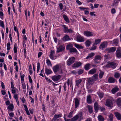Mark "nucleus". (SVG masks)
Returning a JSON list of instances; mask_svg holds the SVG:
<instances>
[{
    "label": "nucleus",
    "mask_w": 121,
    "mask_h": 121,
    "mask_svg": "<svg viewBox=\"0 0 121 121\" xmlns=\"http://www.w3.org/2000/svg\"><path fill=\"white\" fill-rule=\"evenodd\" d=\"M78 119L80 121L83 119L82 114L81 112H78L77 114L74 116L72 118V121H76Z\"/></svg>",
    "instance_id": "obj_1"
},
{
    "label": "nucleus",
    "mask_w": 121,
    "mask_h": 121,
    "mask_svg": "<svg viewBox=\"0 0 121 121\" xmlns=\"http://www.w3.org/2000/svg\"><path fill=\"white\" fill-rule=\"evenodd\" d=\"M53 69L55 73H56L58 72L59 74H60L63 73L61 67H60L59 65L54 66L53 68Z\"/></svg>",
    "instance_id": "obj_2"
},
{
    "label": "nucleus",
    "mask_w": 121,
    "mask_h": 121,
    "mask_svg": "<svg viewBox=\"0 0 121 121\" xmlns=\"http://www.w3.org/2000/svg\"><path fill=\"white\" fill-rule=\"evenodd\" d=\"M113 101L114 100L112 98L107 99L106 100L105 105L106 106L112 108L113 106Z\"/></svg>",
    "instance_id": "obj_3"
},
{
    "label": "nucleus",
    "mask_w": 121,
    "mask_h": 121,
    "mask_svg": "<svg viewBox=\"0 0 121 121\" xmlns=\"http://www.w3.org/2000/svg\"><path fill=\"white\" fill-rule=\"evenodd\" d=\"M75 61V58L74 57H71L68 60L67 62V65L69 66L73 63Z\"/></svg>",
    "instance_id": "obj_4"
},
{
    "label": "nucleus",
    "mask_w": 121,
    "mask_h": 121,
    "mask_svg": "<svg viewBox=\"0 0 121 121\" xmlns=\"http://www.w3.org/2000/svg\"><path fill=\"white\" fill-rule=\"evenodd\" d=\"M102 57L100 55H97L95 56L94 61L95 63V64H98L99 62V60H101Z\"/></svg>",
    "instance_id": "obj_5"
},
{
    "label": "nucleus",
    "mask_w": 121,
    "mask_h": 121,
    "mask_svg": "<svg viewBox=\"0 0 121 121\" xmlns=\"http://www.w3.org/2000/svg\"><path fill=\"white\" fill-rule=\"evenodd\" d=\"M75 105V108H76L78 107L80 104V99L78 98H75L74 99Z\"/></svg>",
    "instance_id": "obj_6"
},
{
    "label": "nucleus",
    "mask_w": 121,
    "mask_h": 121,
    "mask_svg": "<svg viewBox=\"0 0 121 121\" xmlns=\"http://www.w3.org/2000/svg\"><path fill=\"white\" fill-rule=\"evenodd\" d=\"M116 66V64L113 62L108 63L106 65V67L108 68H111L113 69L115 68Z\"/></svg>",
    "instance_id": "obj_7"
},
{
    "label": "nucleus",
    "mask_w": 121,
    "mask_h": 121,
    "mask_svg": "<svg viewBox=\"0 0 121 121\" xmlns=\"http://www.w3.org/2000/svg\"><path fill=\"white\" fill-rule=\"evenodd\" d=\"M55 53V51H54L51 50L50 54L49 55L50 58L52 60H55L57 58L56 56H54V55Z\"/></svg>",
    "instance_id": "obj_8"
},
{
    "label": "nucleus",
    "mask_w": 121,
    "mask_h": 121,
    "mask_svg": "<svg viewBox=\"0 0 121 121\" xmlns=\"http://www.w3.org/2000/svg\"><path fill=\"white\" fill-rule=\"evenodd\" d=\"M116 56L119 58H121V48H118L116 52Z\"/></svg>",
    "instance_id": "obj_9"
},
{
    "label": "nucleus",
    "mask_w": 121,
    "mask_h": 121,
    "mask_svg": "<svg viewBox=\"0 0 121 121\" xmlns=\"http://www.w3.org/2000/svg\"><path fill=\"white\" fill-rule=\"evenodd\" d=\"M61 77L60 75H55L52 77V79L54 82H56L59 80Z\"/></svg>",
    "instance_id": "obj_10"
},
{
    "label": "nucleus",
    "mask_w": 121,
    "mask_h": 121,
    "mask_svg": "<svg viewBox=\"0 0 121 121\" xmlns=\"http://www.w3.org/2000/svg\"><path fill=\"white\" fill-rule=\"evenodd\" d=\"M82 80L80 79H77L75 80V86L78 87L79 86L81 85Z\"/></svg>",
    "instance_id": "obj_11"
},
{
    "label": "nucleus",
    "mask_w": 121,
    "mask_h": 121,
    "mask_svg": "<svg viewBox=\"0 0 121 121\" xmlns=\"http://www.w3.org/2000/svg\"><path fill=\"white\" fill-rule=\"evenodd\" d=\"M83 34L85 36L88 37L92 36L93 35V34L92 32L88 31H84Z\"/></svg>",
    "instance_id": "obj_12"
},
{
    "label": "nucleus",
    "mask_w": 121,
    "mask_h": 121,
    "mask_svg": "<svg viewBox=\"0 0 121 121\" xmlns=\"http://www.w3.org/2000/svg\"><path fill=\"white\" fill-rule=\"evenodd\" d=\"M100 107V106L98 104V103L97 102L94 103V108L96 112H98Z\"/></svg>",
    "instance_id": "obj_13"
},
{
    "label": "nucleus",
    "mask_w": 121,
    "mask_h": 121,
    "mask_svg": "<svg viewBox=\"0 0 121 121\" xmlns=\"http://www.w3.org/2000/svg\"><path fill=\"white\" fill-rule=\"evenodd\" d=\"M116 117L118 120H121V114L117 112H115L114 113Z\"/></svg>",
    "instance_id": "obj_14"
},
{
    "label": "nucleus",
    "mask_w": 121,
    "mask_h": 121,
    "mask_svg": "<svg viewBox=\"0 0 121 121\" xmlns=\"http://www.w3.org/2000/svg\"><path fill=\"white\" fill-rule=\"evenodd\" d=\"M82 64L79 62H75L73 65L72 67L73 68L78 67L81 66Z\"/></svg>",
    "instance_id": "obj_15"
},
{
    "label": "nucleus",
    "mask_w": 121,
    "mask_h": 121,
    "mask_svg": "<svg viewBox=\"0 0 121 121\" xmlns=\"http://www.w3.org/2000/svg\"><path fill=\"white\" fill-rule=\"evenodd\" d=\"M65 49V47L63 45H60L59 48H57L56 52H62L64 51Z\"/></svg>",
    "instance_id": "obj_16"
},
{
    "label": "nucleus",
    "mask_w": 121,
    "mask_h": 121,
    "mask_svg": "<svg viewBox=\"0 0 121 121\" xmlns=\"http://www.w3.org/2000/svg\"><path fill=\"white\" fill-rule=\"evenodd\" d=\"M107 43L106 42H104L103 43L101 44L99 46V48L100 49L103 50L106 47L107 45Z\"/></svg>",
    "instance_id": "obj_17"
},
{
    "label": "nucleus",
    "mask_w": 121,
    "mask_h": 121,
    "mask_svg": "<svg viewBox=\"0 0 121 121\" xmlns=\"http://www.w3.org/2000/svg\"><path fill=\"white\" fill-rule=\"evenodd\" d=\"M116 48L115 47H112L110 48H108L106 50L108 51V53L114 52L116 50Z\"/></svg>",
    "instance_id": "obj_18"
},
{
    "label": "nucleus",
    "mask_w": 121,
    "mask_h": 121,
    "mask_svg": "<svg viewBox=\"0 0 121 121\" xmlns=\"http://www.w3.org/2000/svg\"><path fill=\"white\" fill-rule=\"evenodd\" d=\"M94 81L91 78H89L86 82L87 86H90L92 85L94 83Z\"/></svg>",
    "instance_id": "obj_19"
},
{
    "label": "nucleus",
    "mask_w": 121,
    "mask_h": 121,
    "mask_svg": "<svg viewBox=\"0 0 121 121\" xmlns=\"http://www.w3.org/2000/svg\"><path fill=\"white\" fill-rule=\"evenodd\" d=\"M77 41L79 42H83L84 41V39L83 37L80 36H78L76 38Z\"/></svg>",
    "instance_id": "obj_20"
},
{
    "label": "nucleus",
    "mask_w": 121,
    "mask_h": 121,
    "mask_svg": "<svg viewBox=\"0 0 121 121\" xmlns=\"http://www.w3.org/2000/svg\"><path fill=\"white\" fill-rule=\"evenodd\" d=\"M96 72V69L95 68H94L91 69L89 70L88 72V74H93Z\"/></svg>",
    "instance_id": "obj_21"
},
{
    "label": "nucleus",
    "mask_w": 121,
    "mask_h": 121,
    "mask_svg": "<svg viewBox=\"0 0 121 121\" xmlns=\"http://www.w3.org/2000/svg\"><path fill=\"white\" fill-rule=\"evenodd\" d=\"M87 102L88 104H91L92 102L91 97V95H88L87 97Z\"/></svg>",
    "instance_id": "obj_22"
},
{
    "label": "nucleus",
    "mask_w": 121,
    "mask_h": 121,
    "mask_svg": "<svg viewBox=\"0 0 121 121\" xmlns=\"http://www.w3.org/2000/svg\"><path fill=\"white\" fill-rule=\"evenodd\" d=\"M91 78L94 82L96 81L98 79V75L97 74H95Z\"/></svg>",
    "instance_id": "obj_23"
},
{
    "label": "nucleus",
    "mask_w": 121,
    "mask_h": 121,
    "mask_svg": "<svg viewBox=\"0 0 121 121\" xmlns=\"http://www.w3.org/2000/svg\"><path fill=\"white\" fill-rule=\"evenodd\" d=\"M62 39L63 41H65L70 40L69 36L67 35H66L63 38H62Z\"/></svg>",
    "instance_id": "obj_24"
},
{
    "label": "nucleus",
    "mask_w": 121,
    "mask_h": 121,
    "mask_svg": "<svg viewBox=\"0 0 121 121\" xmlns=\"http://www.w3.org/2000/svg\"><path fill=\"white\" fill-rule=\"evenodd\" d=\"M84 67L85 70H88L91 68V64L89 63H87L84 66Z\"/></svg>",
    "instance_id": "obj_25"
},
{
    "label": "nucleus",
    "mask_w": 121,
    "mask_h": 121,
    "mask_svg": "<svg viewBox=\"0 0 121 121\" xmlns=\"http://www.w3.org/2000/svg\"><path fill=\"white\" fill-rule=\"evenodd\" d=\"M13 104H9V106L7 108V109L9 111H13Z\"/></svg>",
    "instance_id": "obj_26"
},
{
    "label": "nucleus",
    "mask_w": 121,
    "mask_h": 121,
    "mask_svg": "<svg viewBox=\"0 0 121 121\" xmlns=\"http://www.w3.org/2000/svg\"><path fill=\"white\" fill-rule=\"evenodd\" d=\"M45 72L46 74L47 75L51 74L52 73V72L51 69L47 68L45 69Z\"/></svg>",
    "instance_id": "obj_27"
},
{
    "label": "nucleus",
    "mask_w": 121,
    "mask_h": 121,
    "mask_svg": "<svg viewBox=\"0 0 121 121\" xmlns=\"http://www.w3.org/2000/svg\"><path fill=\"white\" fill-rule=\"evenodd\" d=\"M62 116V114H55L54 116V118H53L54 121H55L56 119L61 117Z\"/></svg>",
    "instance_id": "obj_28"
},
{
    "label": "nucleus",
    "mask_w": 121,
    "mask_h": 121,
    "mask_svg": "<svg viewBox=\"0 0 121 121\" xmlns=\"http://www.w3.org/2000/svg\"><path fill=\"white\" fill-rule=\"evenodd\" d=\"M119 90V88L117 87H116L112 89L111 91L112 93L114 94Z\"/></svg>",
    "instance_id": "obj_29"
},
{
    "label": "nucleus",
    "mask_w": 121,
    "mask_h": 121,
    "mask_svg": "<svg viewBox=\"0 0 121 121\" xmlns=\"http://www.w3.org/2000/svg\"><path fill=\"white\" fill-rule=\"evenodd\" d=\"M74 46L78 49H82L83 48V47L81 45L75 43H74Z\"/></svg>",
    "instance_id": "obj_30"
},
{
    "label": "nucleus",
    "mask_w": 121,
    "mask_h": 121,
    "mask_svg": "<svg viewBox=\"0 0 121 121\" xmlns=\"http://www.w3.org/2000/svg\"><path fill=\"white\" fill-rule=\"evenodd\" d=\"M91 43V41L89 40H87L85 43L86 46L87 47H89Z\"/></svg>",
    "instance_id": "obj_31"
},
{
    "label": "nucleus",
    "mask_w": 121,
    "mask_h": 121,
    "mask_svg": "<svg viewBox=\"0 0 121 121\" xmlns=\"http://www.w3.org/2000/svg\"><path fill=\"white\" fill-rule=\"evenodd\" d=\"M108 80L109 83H112L115 82L116 80L113 78L110 77L108 79Z\"/></svg>",
    "instance_id": "obj_32"
},
{
    "label": "nucleus",
    "mask_w": 121,
    "mask_h": 121,
    "mask_svg": "<svg viewBox=\"0 0 121 121\" xmlns=\"http://www.w3.org/2000/svg\"><path fill=\"white\" fill-rule=\"evenodd\" d=\"M87 108L89 111V112L90 113H91L93 112V107L92 106L88 105L87 106Z\"/></svg>",
    "instance_id": "obj_33"
},
{
    "label": "nucleus",
    "mask_w": 121,
    "mask_h": 121,
    "mask_svg": "<svg viewBox=\"0 0 121 121\" xmlns=\"http://www.w3.org/2000/svg\"><path fill=\"white\" fill-rule=\"evenodd\" d=\"M116 102L117 105L119 106H121V98H118Z\"/></svg>",
    "instance_id": "obj_34"
},
{
    "label": "nucleus",
    "mask_w": 121,
    "mask_h": 121,
    "mask_svg": "<svg viewBox=\"0 0 121 121\" xmlns=\"http://www.w3.org/2000/svg\"><path fill=\"white\" fill-rule=\"evenodd\" d=\"M118 42V39H114L113 41L112 44L114 46H117V45Z\"/></svg>",
    "instance_id": "obj_35"
},
{
    "label": "nucleus",
    "mask_w": 121,
    "mask_h": 121,
    "mask_svg": "<svg viewBox=\"0 0 121 121\" xmlns=\"http://www.w3.org/2000/svg\"><path fill=\"white\" fill-rule=\"evenodd\" d=\"M97 117L99 121H104V118L101 115H99Z\"/></svg>",
    "instance_id": "obj_36"
},
{
    "label": "nucleus",
    "mask_w": 121,
    "mask_h": 121,
    "mask_svg": "<svg viewBox=\"0 0 121 121\" xmlns=\"http://www.w3.org/2000/svg\"><path fill=\"white\" fill-rule=\"evenodd\" d=\"M63 17L65 21L67 22H69V21L67 16L65 14H63Z\"/></svg>",
    "instance_id": "obj_37"
},
{
    "label": "nucleus",
    "mask_w": 121,
    "mask_h": 121,
    "mask_svg": "<svg viewBox=\"0 0 121 121\" xmlns=\"http://www.w3.org/2000/svg\"><path fill=\"white\" fill-rule=\"evenodd\" d=\"M101 39H96L94 43V45H96L98 44H99L101 42Z\"/></svg>",
    "instance_id": "obj_38"
},
{
    "label": "nucleus",
    "mask_w": 121,
    "mask_h": 121,
    "mask_svg": "<svg viewBox=\"0 0 121 121\" xmlns=\"http://www.w3.org/2000/svg\"><path fill=\"white\" fill-rule=\"evenodd\" d=\"M100 73L99 74V77L100 78H101L104 74V72L102 71L101 70H99Z\"/></svg>",
    "instance_id": "obj_39"
},
{
    "label": "nucleus",
    "mask_w": 121,
    "mask_h": 121,
    "mask_svg": "<svg viewBox=\"0 0 121 121\" xmlns=\"http://www.w3.org/2000/svg\"><path fill=\"white\" fill-rule=\"evenodd\" d=\"M78 52L77 50L75 48L73 47L71 49H70L69 52L71 53L76 52Z\"/></svg>",
    "instance_id": "obj_40"
},
{
    "label": "nucleus",
    "mask_w": 121,
    "mask_h": 121,
    "mask_svg": "<svg viewBox=\"0 0 121 121\" xmlns=\"http://www.w3.org/2000/svg\"><path fill=\"white\" fill-rule=\"evenodd\" d=\"M73 48V46L72 44H69L67 45L66 47V49L67 50H69V51L70 49Z\"/></svg>",
    "instance_id": "obj_41"
},
{
    "label": "nucleus",
    "mask_w": 121,
    "mask_h": 121,
    "mask_svg": "<svg viewBox=\"0 0 121 121\" xmlns=\"http://www.w3.org/2000/svg\"><path fill=\"white\" fill-rule=\"evenodd\" d=\"M94 55V54L93 53H90L88 54V55L87 56L86 58V59H88L91 58Z\"/></svg>",
    "instance_id": "obj_42"
},
{
    "label": "nucleus",
    "mask_w": 121,
    "mask_h": 121,
    "mask_svg": "<svg viewBox=\"0 0 121 121\" xmlns=\"http://www.w3.org/2000/svg\"><path fill=\"white\" fill-rule=\"evenodd\" d=\"M121 75L118 72H116L115 73L114 76L117 78H118Z\"/></svg>",
    "instance_id": "obj_43"
},
{
    "label": "nucleus",
    "mask_w": 121,
    "mask_h": 121,
    "mask_svg": "<svg viewBox=\"0 0 121 121\" xmlns=\"http://www.w3.org/2000/svg\"><path fill=\"white\" fill-rule=\"evenodd\" d=\"M62 26L64 28V31L65 33H67L68 29V27H66L65 25H62Z\"/></svg>",
    "instance_id": "obj_44"
},
{
    "label": "nucleus",
    "mask_w": 121,
    "mask_h": 121,
    "mask_svg": "<svg viewBox=\"0 0 121 121\" xmlns=\"http://www.w3.org/2000/svg\"><path fill=\"white\" fill-rule=\"evenodd\" d=\"M73 111L70 112L68 115L67 117L69 118H71L73 116Z\"/></svg>",
    "instance_id": "obj_45"
},
{
    "label": "nucleus",
    "mask_w": 121,
    "mask_h": 121,
    "mask_svg": "<svg viewBox=\"0 0 121 121\" xmlns=\"http://www.w3.org/2000/svg\"><path fill=\"white\" fill-rule=\"evenodd\" d=\"M17 44L16 43H15L14 44V48H13V50L14 52V53H16L17 52Z\"/></svg>",
    "instance_id": "obj_46"
},
{
    "label": "nucleus",
    "mask_w": 121,
    "mask_h": 121,
    "mask_svg": "<svg viewBox=\"0 0 121 121\" xmlns=\"http://www.w3.org/2000/svg\"><path fill=\"white\" fill-rule=\"evenodd\" d=\"M46 61L47 64L48 66H52L51 63L49 59L47 60Z\"/></svg>",
    "instance_id": "obj_47"
},
{
    "label": "nucleus",
    "mask_w": 121,
    "mask_h": 121,
    "mask_svg": "<svg viewBox=\"0 0 121 121\" xmlns=\"http://www.w3.org/2000/svg\"><path fill=\"white\" fill-rule=\"evenodd\" d=\"M23 43L24 44L26 42L27 40V38L25 35H23Z\"/></svg>",
    "instance_id": "obj_48"
},
{
    "label": "nucleus",
    "mask_w": 121,
    "mask_h": 121,
    "mask_svg": "<svg viewBox=\"0 0 121 121\" xmlns=\"http://www.w3.org/2000/svg\"><path fill=\"white\" fill-rule=\"evenodd\" d=\"M0 26L2 27L3 28H4V23L3 22L0 20Z\"/></svg>",
    "instance_id": "obj_49"
},
{
    "label": "nucleus",
    "mask_w": 121,
    "mask_h": 121,
    "mask_svg": "<svg viewBox=\"0 0 121 121\" xmlns=\"http://www.w3.org/2000/svg\"><path fill=\"white\" fill-rule=\"evenodd\" d=\"M98 95H99V97L100 98H102L103 97V94L102 93L99 92H98Z\"/></svg>",
    "instance_id": "obj_50"
},
{
    "label": "nucleus",
    "mask_w": 121,
    "mask_h": 121,
    "mask_svg": "<svg viewBox=\"0 0 121 121\" xmlns=\"http://www.w3.org/2000/svg\"><path fill=\"white\" fill-rule=\"evenodd\" d=\"M10 44L9 42L7 44V49L9 50L11 48L10 47Z\"/></svg>",
    "instance_id": "obj_51"
},
{
    "label": "nucleus",
    "mask_w": 121,
    "mask_h": 121,
    "mask_svg": "<svg viewBox=\"0 0 121 121\" xmlns=\"http://www.w3.org/2000/svg\"><path fill=\"white\" fill-rule=\"evenodd\" d=\"M22 89H26V86L24 82H22Z\"/></svg>",
    "instance_id": "obj_52"
},
{
    "label": "nucleus",
    "mask_w": 121,
    "mask_h": 121,
    "mask_svg": "<svg viewBox=\"0 0 121 121\" xmlns=\"http://www.w3.org/2000/svg\"><path fill=\"white\" fill-rule=\"evenodd\" d=\"M113 115L112 114H111L109 116V120L110 121H112L113 119Z\"/></svg>",
    "instance_id": "obj_53"
},
{
    "label": "nucleus",
    "mask_w": 121,
    "mask_h": 121,
    "mask_svg": "<svg viewBox=\"0 0 121 121\" xmlns=\"http://www.w3.org/2000/svg\"><path fill=\"white\" fill-rule=\"evenodd\" d=\"M83 70L82 69H80L78 71V74H81L83 72Z\"/></svg>",
    "instance_id": "obj_54"
},
{
    "label": "nucleus",
    "mask_w": 121,
    "mask_h": 121,
    "mask_svg": "<svg viewBox=\"0 0 121 121\" xmlns=\"http://www.w3.org/2000/svg\"><path fill=\"white\" fill-rule=\"evenodd\" d=\"M40 64L39 63H38L37 64V72L38 73L39 71L40 68Z\"/></svg>",
    "instance_id": "obj_55"
},
{
    "label": "nucleus",
    "mask_w": 121,
    "mask_h": 121,
    "mask_svg": "<svg viewBox=\"0 0 121 121\" xmlns=\"http://www.w3.org/2000/svg\"><path fill=\"white\" fill-rule=\"evenodd\" d=\"M45 78L47 81L48 82L51 83L52 82V81H51L50 79L47 78L46 77H45Z\"/></svg>",
    "instance_id": "obj_56"
},
{
    "label": "nucleus",
    "mask_w": 121,
    "mask_h": 121,
    "mask_svg": "<svg viewBox=\"0 0 121 121\" xmlns=\"http://www.w3.org/2000/svg\"><path fill=\"white\" fill-rule=\"evenodd\" d=\"M94 44L92 46L91 48V49L93 50H95L96 48L97 47Z\"/></svg>",
    "instance_id": "obj_57"
},
{
    "label": "nucleus",
    "mask_w": 121,
    "mask_h": 121,
    "mask_svg": "<svg viewBox=\"0 0 121 121\" xmlns=\"http://www.w3.org/2000/svg\"><path fill=\"white\" fill-rule=\"evenodd\" d=\"M99 109L101 112H103L104 111L105 109V108H104L100 106Z\"/></svg>",
    "instance_id": "obj_58"
},
{
    "label": "nucleus",
    "mask_w": 121,
    "mask_h": 121,
    "mask_svg": "<svg viewBox=\"0 0 121 121\" xmlns=\"http://www.w3.org/2000/svg\"><path fill=\"white\" fill-rule=\"evenodd\" d=\"M60 9V10H61L63 9V5L62 3H60L59 4Z\"/></svg>",
    "instance_id": "obj_59"
},
{
    "label": "nucleus",
    "mask_w": 121,
    "mask_h": 121,
    "mask_svg": "<svg viewBox=\"0 0 121 121\" xmlns=\"http://www.w3.org/2000/svg\"><path fill=\"white\" fill-rule=\"evenodd\" d=\"M11 88L13 89H15V88L14 86L13 82H11Z\"/></svg>",
    "instance_id": "obj_60"
},
{
    "label": "nucleus",
    "mask_w": 121,
    "mask_h": 121,
    "mask_svg": "<svg viewBox=\"0 0 121 121\" xmlns=\"http://www.w3.org/2000/svg\"><path fill=\"white\" fill-rule=\"evenodd\" d=\"M25 76V75L23 74V75L21 76V79L22 82H24V78Z\"/></svg>",
    "instance_id": "obj_61"
},
{
    "label": "nucleus",
    "mask_w": 121,
    "mask_h": 121,
    "mask_svg": "<svg viewBox=\"0 0 121 121\" xmlns=\"http://www.w3.org/2000/svg\"><path fill=\"white\" fill-rule=\"evenodd\" d=\"M73 31L71 29H68V31L67 32V33H71L72 32H73Z\"/></svg>",
    "instance_id": "obj_62"
},
{
    "label": "nucleus",
    "mask_w": 121,
    "mask_h": 121,
    "mask_svg": "<svg viewBox=\"0 0 121 121\" xmlns=\"http://www.w3.org/2000/svg\"><path fill=\"white\" fill-rule=\"evenodd\" d=\"M111 12L113 14L115 13H116V10L114 8L112 9L111 10Z\"/></svg>",
    "instance_id": "obj_63"
},
{
    "label": "nucleus",
    "mask_w": 121,
    "mask_h": 121,
    "mask_svg": "<svg viewBox=\"0 0 121 121\" xmlns=\"http://www.w3.org/2000/svg\"><path fill=\"white\" fill-rule=\"evenodd\" d=\"M76 2L79 5H80L82 4V2L78 0H76Z\"/></svg>",
    "instance_id": "obj_64"
}]
</instances>
